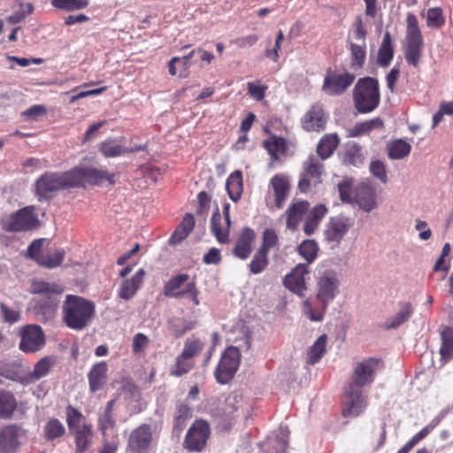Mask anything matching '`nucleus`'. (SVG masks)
Wrapping results in <instances>:
<instances>
[{"label": "nucleus", "mask_w": 453, "mask_h": 453, "mask_svg": "<svg viewBox=\"0 0 453 453\" xmlns=\"http://www.w3.org/2000/svg\"><path fill=\"white\" fill-rule=\"evenodd\" d=\"M104 180L111 185L114 184V174L93 166L77 165L66 172L46 173L42 175L36 180V194L42 201V198H48L52 193L60 189L85 188L88 185H100Z\"/></svg>", "instance_id": "obj_1"}, {"label": "nucleus", "mask_w": 453, "mask_h": 453, "mask_svg": "<svg viewBox=\"0 0 453 453\" xmlns=\"http://www.w3.org/2000/svg\"><path fill=\"white\" fill-rule=\"evenodd\" d=\"M383 368V363L376 357H369L357 362L353 366L351 380L344 387L342 415L356 418L367 407L369 388L376 379L377 372Z\"/></svg>", "instance_id": "obj_2"}, {"label": "nucleus", "mask_w": 453, "mask_h": 453, "mask_svg": "<svg viewBox=\"0 0 453 453\" xmlns=\"http://www.w3.org/2000/svg\"><path fill=\"white\" fill-rule=\"evenodd\" d=\"M31 292L41 295L32 300L33 311L37 319L42 322L52 320L57 314L59 296L64 292V287L56 282L36 280L31 285Z\"/></svg>", "instance_id": "obj_3"}, {"label": "nucleus", "mask_w": 453, "mask_h": 453, "mask_svg": "<svg viewBox=\"0 0 453 453\" xmlns=\"http://www.w3.org/2000/svg\"><path fill=\"white\" fill-rule=\"evenodd\" d=\"M96 313L94 302L76 295H67L62 306V319L71 329L83 330Z\"/></svg>", "instance_id": "obj_4"}, {"label": "nucleus", "mask_w": 453, "mask_h": 453, "mask_svg": "<svg viewBox=\"0 0 453 453\" xmlns=\"http://www.w3.org/2000/svg\"><path fill=\"white\" fill-rule=\"evenodd\" d=\"M353 100L359 113L374 111L380 102L378 80L372 77L360 78L353 89Z\"/></svg>", "instance_id": "obj_5"}, {"label": "nucleus", "mask_w": 453, "mask_h": 453, "mask_svg": "<svg viewBox=\"0 0 453 453\" xmlns=\"http://www.w3.org/2000/svg\"><path fill=\"white\" fill-rule=\"evenodd\" d=\"M339 274L333 269L319 270L316 276L317 299L320 303L329 305L340 292Z\"/></svg>", "instance_id": "obj_6"}, {"label": "nucleus", "mask_w": 453, "mask_h": 453, "mask_svg": "<svg viewBox=\"0 0 453 453\" xmlns=\"http://www.w3.org/2000/svg\"><path fill=\"white\" fill-rule=\"evenodd\" d=\"M241 351L237 347L229 346L225 349L213 372L219 384L225 385L234 377L241 364Z\"/></svg>", "instance_id": "obj_7"}, {"label": "nucleus", "mask_w": 453, "mask_h": 453, "mask_svg": "<svg viewBox=\"0 0 453 453\" xmlns=\"http://www.w3.org/2000/svg\"><path fill=\"white\" fill-rule=\"evenodd\" d=\"M407 31L405 59L408 64L417 66L423 46V37L418 27V21L413 13H409L406 19Z\"/></svg>", "instance_id": "obj_8"}, {"label": "nucleus", "mask_w": 453, "mask_h": 453, "mask_svg": "<svg viewBox=\"0 0 453 453\" xmlns=\"http://www.w3.org/2000/svg\"><path fill=\"white\" fill-rule=\"evenodd\" d=\"M39 226V219L32 206H27L2 219V226L7 232L32 230Z\"/></svg>", "instance_id": "obj_9"}, {"label": "nucleus", "mask_w": 453, "mask_h": 453, "mask_svg": "<svg viewBox=\"0 0 453 453\" xmlns=\"http://www.w3.org/2000/svg\"><path fill=\"white\" fill-rule=\"evenodd\" d=\"M325 168L322 160L314 155H310L303 164V172L300 173L298 188L302 193H307L311 186L322 182Z\"/></svg>", "instance_id": "obj_10"}, {"label": "nucleus", "mask_w": 453, "mask_h": 453, "mask_svg": "<svg viewBox=\"0 0 453 453\" xmlns=\"http://www.w3.org/2000/svg\"><path fill=\"white\" fill-rule=\"evenodd\" d=\"M20 341L19 349L25 353H35L45 345V334L41 326L28 324L19 330Z\"/></svg>", "instance_id": "obj_11"}, {"label": "nucleus", "mask_w": 453, "mask_h": 453, "mask_svg": "<svg viewBox=\"0 0 453 453\" xmlns=\"http://www.w3.org/2000/svg\"><path fill=\"white\" fill-rule=\"evenodd\" d=\"M356 76L349 72L328 69L324 78L322 90L328 96L342 95L354 82Z\"/></svg>", "instance_id": "obj_12"}, {"label": "nucleus", "mask_w": 453, "mask_h": 453, "mask_svg": "<svg viewBox=\"0 0 453 453\" xmlns=\"http://www.w3.org/2000/svg\"><path fill=\"white\" fill-rule=\"evenodd\" d=\"M353 226V219L342 214L331 217L325 226L324 239L327 243L338 245Z\"/></svg>", "instance_id": "obj_13"}, {"label": "nucleus", "mask_w": 453, "mask_h": 453, "mask_svg": "<svg viewBox=\"0 0 453 453\" xmlns=\"http://www.w3.org/2000/svg\"><path fill=\"white\" fill-rule=\"evenodd\" d=\"M210 434V426L206 421L196 420L186 434L184 447L189 451H201L205 447Z\"/></svg>", "instance_id": "obj_14"}, {"label": "nucleus", "mask_w": 453, "mask_h": 453, "mask_svg": "<svg viewBox=\"0 0 453 453\" xmlns=\"http://www.w3.org/2000/svg\"><path fill=\"white\" fill-rule=\"evenodd\" d=\"M329 119V113L326 111L321 103L313 104L301 119L303 129L307 132L319 133L325 130Z\"/></svg>", "instance_id": "obj_15"}, {"label": "nucleus", "mask_w": 453, "mask_h": 453, "mask_svg": "<svg viewBox=\"0 0 453 453\" xmlns=\"http://www.w3.org/2000/svg\"><path fill=\"white\" fill-rule=\"evenodd\" d=\"M153 441L151 426L142 424L134 429L128 438L127 450L130 453H147Z\"/></svg>", "instance_id": "obj_16"}, {"label": "nucleus", "mask_w": 453, "mask_h": 453, "mask_svg": "<svg viewBox=\"0 0 453 453\" xmlns=\"http://www.w3.org/2000/svg\"><path fill=\"white\" fill-rule=\"evenodd\" d=\"M26 437L25 430L18 425H8L0 431V453H15L20 439Z\"/></svg>", "instance_id": "obj_17"}, {"label": "nucleus", "mask_w": 453, "mask_h": 453, "mask_svg": "<svg viewBox=\"0 0 453 453\" xmlns=\"http://www.w3.org/2000/svg\"><path fill=\"white\" fill-rule=\"evenodd\" d=\"M310 273L305 264L296 265L283 280L284 286L299 296H304L307 290L305 276Z\"/></svg>", "instance_id": "obj_18"}, {"label": "nucleus", "mask_w": 453, "mask_h": 453, "mask_svg": "<svg viewBox=\"0 0 453 453\" xmlns=\"http://www.w3.org/2000/svg\"><path fill=\"white\" fill-rule=\"evenodd\" d=\"M88 381L90 393L102 390L108 381V365L105 361L94 364L88 372Z\"/></svg>", "instance_id": "obj_19"}, {"label": "nucleus", "mask_w": 453, "mask_h": 453, "mask_svg": "<svg viewBox=\"0 0 453 453\" xmlns=\"http://www.w3.org/2000/svg\"><path fill=\"white\" fill-rule=\"evenodd\" d=\"M269 188L273 190L275 206L282 208L290 192L289 178L283 173L275 174L270 180Z\"/></svg>", "instance_id": "obj_20"}, {"label": "nucleus", "mask_w": 453, "mask_h": 453, "mask_svg": "<svg viewBox=\"0 0 453 453\" xmlns=\"http://www.w3.org/2000/svg\"><path fill=\"white\" fill-rule=\"evenodd\" d=\"M144 275L145 271L141 268L130 279L123 280L118 290V296L127 301L132 299L141 288Z\"/></svg>", "instance_id": "obj_21"}, {"label": "nucleus", "mask_w": 453, "mask_h": 453, "mask_svg": "<svg viewBox=\"0 0 453 453\" xmlns=\"http://www.w3.org/2000/svg\"><path fill=\"white\" fill-rule=\"evenodd\" d=\"M254 239L255 232L250 227L243 228L234 248V255L242 260L247 259L251 253Z\"/></svg>", "instance_id": "obj_22"}, {"label": "nucleus", "mask_w": 453, "mask_h": 453, "mask_svg": "<svg viewBox=\"0 0 453 453\" xmlns=\"http://www.w3.org/2000/svg\"><path fill=\"white\" fill-rule=\"evenodd\" d=\"M116 399H111L107 402L104 411L98 415L97 426L99 431L105 437L109 432L113 431L116 426V419L114 417V407Z\"/></svg>", "instance_id": "obj_23"}, {"label": "nucleus", "mask_w": 453, "mask_h": 453, "mask_svg": "<svg viewBox=\"0 0 453 453\" xmlns=\"http://www.w3.org/2000/svg\"><path fill=\"white\" fill-rule=\"evenodd\" d=\"M341 158L345 165L360 167L365 160L362 147L355 142H347L341 154Z\"/></svg>", "instance_id": "obj_24"}, {"label": "nucleus", "mask_w": 453, "mask_h": 453, "mask_svg": "<svg viewBox=\"0 0 453 453\" xmlns=\"http://www.w3.org/2000/svg\"><path fill=\"white\" fill-rule=\"evenodd\" d=\"M230 226L225 223V219H222L219 209L217 207L211 219V231L219 243H229Z\"/></svg>", "instance_id": "obj_25"}, {"label": "nucleus", "mask_w": 453, "mask_h": 453, "mask_svg": "<svg viewBox=\"0 0 453 453\" xmlns=\"http://www.w3.org/2000/svg\"><path fill=\"white\" fill-rule=\"evenodd\" d=\"M339 144L340 137L336 133L323 135L317 145V157L322 161L326 160L334 154Z\"/></svg>", "instance_id": "obj_26"}, {"label": "nucleus", "mask_w": 453, "mask_h": 453, "mask_svg": "<svg viewBox=\"0 0 453 453\" xmlns=\"http://www.w3.org/2000/svg\"><path fill=\"white\" fill-rule=\"evenodd\" d=\"M400 309L395 315L388 318L383 324L382 327L386 330H392L400 327L403 323L408 321L413 314V307L411 303L403 302L399 304Z\"/></svg>", "instance_id": "obj_27"}, {"label": "nucleus", "mask_w": 453, "mask_h": 453, "mask_svg": "<svg viewBox=\"0 0 453 453\" xmlns=\"http://www.w3.org/2000/svg\"><path fill=\"white\" fill-rule=\"evenodd\" d=\"M189 275L187 273H180L170 280H168L164 285V295L167 297L183 298L186 296V288L183 290H180L184 283H188Z\"/></svg>", "instance_id": "obj_28"}, {"label": "nucleus", "mask_w": 453, "mask_h": 453, "mask_svg": "<svg viewBox=\"0 0 453 453\" xmlns=\"http://www.w3.org/2000/svg\"><path fill=\"white\" fill-rule=\"evenodd\" d=\"M444 415L440 413L438 416L434 418L430 423L417 433L408 442L404 444L396 453H409L414 446H416L420 441L425 439L443 419Z\"/></svg>", "instance_id": "obj_29"}, {"label": "nucleus", "mask_w": 453, "mask_h": 453, "mask_svg": "<svg viewBox=\"0 0 453 453\" xmlns=\"http://www.w3.org/2000/svg\"><path fill=\"white\" fill-rule=\"evenodd\" d=\"M444 415L440 413L438 416L434 418L430 423L417 433L408 442L404 444L396 453H409L414 446H416L420 441L425 439L443 419Z\"/></svg>", "instance_id": "obj_30"}, {"label": "nucleus", "mask_w": 453, "mask_h": 453, "mask_svg": "<svg viewBox=\"0 0 453 453\" xmlns=\"http://www.w3.org/2000/svg\"><path fill=\"white\" fill-rule=\"evenodd\" d=\"M444 415L440 413L438 416L434 418L430 423L417 433L408 442L404 444L396 453H409L414 446H416L420 441L425 439L443 419Z\"/></svg>", "instance_id": "obj_31"}, {"label": "nucleus", "mask_w": 453, "mask_h": 453, "mask_svg": "<svg viewBox=\"0 0 453 453\" xmlns=\"http://www.w3.org/2000/svg\"><path fill=\"white\" fill-rule=\"evenodd\" d=\"M18 401L15 395L6 389H0V418L10 419L17 411Z\"/></svg>", "instance_id": "obj_32"}, {"label": "nucleus", "mask_w": 453, "mask_h": 453, "mask_svg": "<svg viewBox=\"0 0 453 453\" xmlns=\"http://www.w3.org/2000/svg\"><path fill=\"white\" fill-rule=\"evenodd\" d=\"M0 376L26 386V374L21 372V364L18 361H0Z\"/></svg>", "instance_id": "obj_33"}, {"label": "nucleus", "mask_w": 453, "mask_h": 453, "mask_svg": "<svg viewBox=\"0 0 453 453\" xmlns=\"http://www.w3.org/2000/svg\"><path fill=\"white\" fill-rule=\"evenodd\" d=\"M54 365V360L51 357H44L41 358L34 366V370L26 373V385L35 383V381L45 377L50 368Z\"/></svg>", "instance_id": "obj_34"}, {"label": "nucleus", "mask_w": 453, "mask_h": 453, "mask_svg": "<svg viewBox=\"0 0 453 453\" xmlns=\"http://www.w3.org/2000/svg\"><path fill=\"white\" fill-rule=\"evenodd\" d=\"M310 203L306 201L294 203L287 210V227L295 229L302 219L303 216L308 211Z\"/></svg>", "instance_id": "obj_35"}, {"label": "nucleus", "mask_w": 453, "mask_h": 453, "mask_svg": "<svg viewBox=\"0 0 453 453\" xmlns=\"http://www.w3.org/2000/svg\"><path fill=\"white\" fill-rule=\"evenodd\" d=\"M196 326L195 320H188L185 318L173 317L167 321V326L171 334L175 338H180L186 333L194 329Z\"/></svg>", "instance_id": "obj_36"}, {"label": "nucleus", "mask_w": 453, "mask_h": 453, "mask_svg": "<svg viewBox=\"0 0 453 453\" xmlns=\"http://www.w3.org/2000/svg\"><path fill=\"white\" fill-rule=\"evenodd\" d=\"M355 201L357 205L366 212L377 207L374 191L369 187H360L356 194Z\"/></svg>", "instance_id": "obj_37"}, {"label": "nucleus", "mask_w": 453, "mask_h": 453, "mask_svg": "<svg viewBox=\"0 0 453 453\" xmlns=\"http://www.w3.org/2000/svg\"><path fill=\"white\" fill-rule=\"evenodd\" d=\"M394 58V48L389 32H386L378 50L377 63L381 67H388Z\"/></svg>", "instance_id": "obj_38"}, {"label": "nucleus", "mask_w": 453, "mask_h": 453, "mask_svg": "<svg viewBox=\"0 0 453 453\" xmlns=\"http://www.w3.org/2000/svg\"><path fill=\"white\" fill-rule=\"evenodd\" d=\"M226 188L232 201L237 202L240 200L243 190L242 174L241 171H234L228 176Z\"/></svg>", "instance_id": "obj_39"}, {"label": "nucleus", "mask_w": 453, "mask_h": 453, "mask_svg": "<svg viewBox=\"0 0 453 453\" xmlns=\"http://www.w3.org/2000/svg\"><path fill=\"white\" fill-rule=\"evenodd\" d=\"M348 48L350 51V66L354 70L363 68L366 58V43L348 41Z\"/></svg>", "instance_id": "obj_40"}, {"label": "nucleus", "mask_w": 453, "mask_h": 453, "mask_svg": "<svg viewBox=\"0 0 453 453\" xmlns=\"http://www.w3.org/2000/svg\"><path fill=\"white\" fill-rule=\"evenodd\" d=\"M192 418V410L183 403L177 404L176 415L173 421V433L179 435L186 427L188 421Z\"/></svg>", "instance_id": "obj_41"}, {"label": "nucleus", "mask_w": 453, "mask_h": 453, "mask_svg": "<svg viewBox=\"0 0 453 453\" xmlns=\"http://www.w3.org/2000/svg\"><path fill=\"white\" fill-rule=\"evenodd\" d=\"M326 334H321L307 351V364L313 365L317 364L326 351Z\"/></svg>", "instance_id": "obj_42"}, {"label": "nucleus", "mask_w": 453, "mask_h": 453, "mask_svg": "<svg viewBox=\"0 0 453 453\" xmlns=\"http://www.w3.org/2000/svg\"><path fill=\"white\" fill-rule=\"evenodd\" d=\"M98 150L105 157H116L127 154V147L117 139H108L99 144Z\"/></svg>", "instance_id": "obj_43"}, {"label": "nucleus", "mask_w": 453, "mask_h": 453, "mask_svg": "<svg viewBox=\"0 0 453 453\" xmlns=\"http://www.w3.org/2000/svg\"><path fill=\"white\" fill-rule=\"evenodd\" d=\"M75 435V445L76 453H83L88 444L90 443L92 437V425L83 424L81 427L72 431Z\"/></svg>", "instance_id": "obj_44"}, {"label": "nucleus", "mask_w": 453, "mask_h": 453, "mask_svg": "<svg viewBox=\"0 0 453 453\" xmlns=\"http://www.w3.org/2000/svg\"><path fill=\"white\" fill-rule=\"evenodd\" d=\"M264 147L275 161L280 155L286 152L288 149L287 142L283 137L273 135L264 142Z\"/></svg>", "instance_id": "obj_45"}, {"label": "nucleus", "mask_w": 453, "mask_h": 453, "mask_svg": "<svg viewBox=\"0 0 453 453\" xmlns=\"http://www.w3.org/2000/svg\"><path fill=\"white\" fill-rule=\"evenodd\" d=\"M65 434L64 424L56 418H50L43 427V436L48 441H52Z\"/></svg>", "instance_id": "obj_46"}, {"label": "nucleus", "mask_w": 453, "mask_h": 453, "mask_svg": "<svg viewBox=\"0 0 453 453\" xmlns=\"http://www.w3.org/2000/svg\"><path fill=\"white\" fill-rule=\"evenodd\" d=\"M319 250L317 242L311 239L303 241L297 247L298 254L306 261L305 265L308 266L316 260Z\"/></svg>", "instance_id": "obj_47"}, {"label": "nucleus", "mask_w": 453, "mask_h": 453, "mask_svg": "<svg viewBox=\"0 0 453 453\" xmlns=\"http://www.w3.org/2000/svg\"><path fill=\"white\" fill-rule=\"evenodd\" d=\"M411 150V144L403 139L392 141L388 145V155L391 159H403L410 154Z\"/></svg>", "instance_id": "obj_48"}, {"label": "nucleus", "mask_w": 453, "mask_h": 453, "mask_svg": "<svg viewBox=\"0 0 453 453\" xmlns=\"http://www.w3.org/2000/svg\"><path fill=\"white\" fill-rule=\"evenodd\" d=\"M65 257V250L62 249H57L38 257L37 264L50 269L56 268L62 264Z\"/></svg>", "instance_id": "obj_49"}, {"label": "nucleus", "mask_w": 453, "mask_h": 453, "mask_svg": "<svg viewBox=\"0 0 453 453\" xmlns=\"http://www.w3.org/2000/svg\"><path fill=\"white\" fill-rule=\"evenodd\" d=\"M383 127V120L379 117L363 122H358L350 129L349 136L357 137L369 133L373 129H381Z\"/></svg>", "instance_id": "obj_50"}, {"label": "nucleus", "mask_w": 453, "mask_h": 453, "mask_svg": "<svg viewBox=\"0 0 453 453\" xmlns=\"http://www.w3.org/2000/svg\"><path fill=\"white\" fill-rule=\"evenodd\" d=\"M328 305L320 303L319 308H314L309 299L305 300L303 303V314L311 320L320 322L324 319L325 314L327 311Z\"/></svg>", "instance_id": "obj_51"}, {"label": "nucleus", "mask_w": 453, "mask_h": 453, "mask_svg": "<svg viewBox=\"0 0 453 453\" xmlns=\"http://www.w3.org/2000/svg\"><path fill=\"white\" fill-rule=\"evenodd\" d=\"M193 367L194 361L189 360L180 354L175 358V362L170 368L169 372L170 375L173 377H181L182 375L187 374L189 371H191Z\"/></svg>", "instance_id": "obj_52"}, {"label": "nucleus", "mask_w": 453, "mask_h": 453, "mask_svg": "<svg viewBox=\"0 0 453 453\" xmlns=\"http://www.w3.org/2000/svg\"><path fill=\"white\" fill-rule=\"evenodd\" d=\"M268 264V253L257 250L249 265L250 271L253 274H259L266 268Z\"/></svg>", "instance_id": "obj_53"}, {"label": "nucleus", "mask_w": 453, "mask_h": 453, "mask_svg": "<svg viewBox=\"0 0 453 453\" xmlns=\"http://www.w3.org/2000/svg\"><path fill=\"white\" fill-rule=\"evenodd\" d=\"M203 349V343L197 338H188L184 342L183 349L180 353L181 356L189 360L197 356Z\"/></svg>", "instance_id": "obj_54"}, {"label": "nucleus", "mask_w": 453, "mask_h": 453, "mask_svg": "<svg viewBox=\"0 0 453 453\" xmlns=\"http://www.w3.org/2000/svg\"><path fill=\"white\" fill-rule=\"evenodd\" d=\"M85 419L82 413L72 405L66 407V423L70 431L81 427V422Z\"/></svg>", "instance_id": "obj_55"}, {"label": "nucleus", "mask_w": 453, "mask_h": 453, "mask_svg": "<svg viewBox=\"0 0 453 453\" xmlns=\"http://www.w3.org/2000/svg\"><path fill=\"white\" fill-rule=\"evenodd\" d=\"M279 246V238L275 230L273 228H266L263 232V242L262 245L258 250H261L266 253L269 252L270 249Z\"/></svg>", "instance_id": "obj_56"}, {"label": "nucleus", "mask_w": 453, "mask_h": 453, "mask_svg": "<svg viewBox=\"0 0 453 453\" xmlns=\"http://www.w3.org/2000/svg\"><path fill=\"white\" fill-rule=\"evenodd\" d=\"M445 19L441 8H430L427 11L426 25L429 27L440 28L444 25Z\"/></svg>", "instance_id": "obj_57"}, {"label": "nucleus", "mask_w": 453, "mask_h": 453, "mask_svg": "<svg viewBox=\"0 0 453 453\" xmlns=\"http://www.w3.org/2000/svg\"><path fill=\"white\" fill-rule=\"evenodd\" d=\"M441 346L440 354L441 359L449 361L453 358V334L447 335L445 333L441 334Z\"/></svg>", "instance_id": "obj_58"}, {"label": "nucleus", "mask_w": 453, "mask_h": 453, "mask_svg": "<svg viewBox=\"0 0 453 453\" xmlns=\"http://www.w3.org/2000/svg\"><path fill=\"white\" fill-rule=\"evenodd\" d=\"M0 313L4 321L11 325L19 322L21 318L19 311L11 309L4 303H0Z\"/></svg>", "instance_id": "obj_59"}, {"label": "nucleus", "mask_w": 453, "mask_h": 453, "mask_svg": "<svg viewBox=\"0 0 453 453\" xmlns=\"http://www.w3.org/2000/svg\"><path fill=\"white\" fill-rule=\"evenodd\" d=\"M367 31L365 27L364 22L361 17H357L353 24V31L352 36L353 39L358 42L359 43H366Z\"/></svg>", "instance_id": "obj_60"}, {"label": "nucleus", "mask_w": 453, "mask_h": 453, "mask_svg": "<svg viewBox=\"0 0 453 453\" xmlns=\"http://www.w3.org/2000/svg\"><path fill=\"white\" fill-rule=\"evenodd\" d=\"M371 173L379 179L381 182L386 183L388 180L385 165L380 160H375L370 164Z\"/></svg>", "instance_id": "obj_61"}, {"label": "nucleus", "mask_w": 453, "mask_h": 453, "mask_svg": "<svg viewBox=\"0 0 453 453\" xmlns=\"http://www.w3.org/2000/svg\"><path fill=\"white\" fill-rule=\"evenodd\" d=\"M337 188L341 200L345 203H351L352 188L350 182L348 180H343L337 185Z\"/></svg>", "instance_id": "obj_62"}, {"label": "nucleus", "mask_w": 453, "mask_h": 453, "mask_svg": "<svg viewBox=\"0 0 453 453\" xmlns=\"http://www.w3.org/2000/svg\"><path fill=\"white\" fill-rule=\"evenodd\" d=\"M266 89L267 86H261L254 82L248 83V93L257 101H261L265 98Z\"/></svg>", "instance_id": "obj_63"}, {"label": "nucleus", "mask_w": 453, "mask_h": 453, "mask_svg": "<svg viewBox=\"0 0 453 453\" xmlns=\"http://www.w3.org/2000/svg\"><path fill=\"white\" fill-rule=\"evenodd\" d=\"M328 212L327 208L324 204H317L315 205L308 214V217L317 223L320 224L321 220Z\"/></svg>", "instance_id": "obj_64"}]
</instances>
